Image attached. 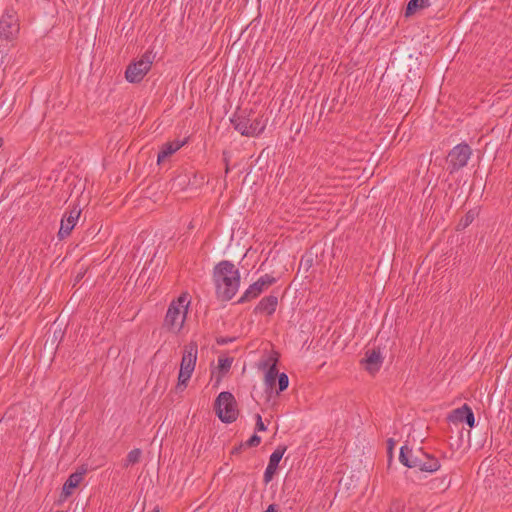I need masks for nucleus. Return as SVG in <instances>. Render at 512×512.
<instances>
[{"instance_id":"9d476101","label":"nucleus","mask_w":512,"mask_h":512,"mask_svg":"<svg viewBox=\"0 0 512 512\" xmlns=\"http://www.w3.org/2000/svg\"><path fill=\"white\" fill-rule=\"evenodd\" d=\"M87 468L85 465H82L78 468V470L69 475L67 480L65 481L62 492L59 496L58 503H63L70 495H72L75 488L82 482L84 475L87 473Z\"/></svg>"},{"instance_id":"c03bdc74","label":"nucleus","mask_w":512,"mask_h":512,"mask_svg":"<svg viewBox=\"0 0 512 512\" xmlns=\"http://www.w3.org/2000/svg\"><path fill=\"white\" fill-rule=\"evenodd\" d=\"M270 360H271V359H269V360L265 361V363H264V366H265V367H266V366H268V362H269Z\"/></svg>"},{"instance_id":"4c0bfd02","label":"nucleus","mask_w":512,"mask_h":512,"mask_svg":"<svg viewBox=\"0 0 512 512\" xmlns=\"http://www.w3.org/2000/svg\"><path fill=\"white\" fill-rule=\"evenodd\" d=\"M233 340H234L233 338L219 337L216 339V342L219 345H225V344H228L229 342H232Z\"/></svg>"},{"instance_id":"6ab92c4d","label":"nucleus","mask_w":512,"mask_h":512,"mask_svg":"<svg viewBox=\"0 0 512 512\" xmlns=\"http://www.w3.org/2000/svg\"><path fill=\"white\" fill-rule=\"evenodd\" d=\"M249 128V137L260 135L266 128V121L263 120V116H251Z\"/></svg>"},{"instance_id":"0eeeda50","label":"nucleus","mask_w":512,"mask_h":512,"mask_svg":"<svg viewBox=\"0 0 512 512\" xmlns=\"http://www.w3.org/2000/svg\"><path fill=\"white\" fill-rule=\"evenodd\" d=\"M152 66L151 53L146 52L140 60L130 63L125 71V78L130 83H139Z\"/></svg>"},{"instance_id":"f704fd0d","label":"nucleus","mask_w":512,"mask_h":512,"mask_svg":"<svg viewBox=\"0 0 512 512\" xmlns=\"http://www.w3.org/2000/svg\"><path fill=\"white\" fill-rule=\"evenodd\" d=\"M450 484L451 479L446 475L440 479V485L437 486V488H440L442 491H445L450 487Z\"/></svg>"},{"instance_id":"a211bd4d","label":"nucleus","mask_w":512,"mask_h":512,"mask_svg":"<svg viewBox=\"0 0 512 512\" xmlns=\"http://www.w3.org/2000/svg\"><path fill=\"white\" fill-rule=\"evenodd\" d=\"M278 379L277 359H274L273 363L269 365L265 373V384L267 389L273 390L276 386Z\"/></svg>"},{"instance_id":"a19ab883","label":"nucleus","mask_w":512,"mask_h":512,"mask_svg":"<svg viewBox=\"0 0 512 512\" xmlns=\"http://www.w3.org/2000/svg\"><path fill=\"white\" fill-rule=\"evenodd\" d=\"M393 444H394V443H393V440H392V439H389V446H390V447H389V449H390V450L392 449Z\"/></svg>"},{"instance_id":"1a4fd4ad","label":"nucleus","mask_w":512,"mask_h":512,"mask_svg":"<svg viewBox=\"0 0 512 512\" xmlns=\"http://www.w3.org/2000/svg\"><path fill=\"white\" fill-rule=\"evenodd\" d=\"M80 214L81 209L77 205H74L72 208L65 212L61 219L60 229L57 234L60 240L67 238L71 234L72 230L77 224Z\"/></svg>"},{"instance_id":"20e7f679","label":"nucleus","mask_w":512,"mask_h":512,"mask_svg":"<svg viewBox=\"0 0 512 512\" xmlns=\"http://www.w3.org/2000/svg\"><path fill=\"white\" fill-rule=\"evenodd\" d=\"M214 410L218 418L226 424L236 421L239 415L236 399L229 391L219 393L214 402Z\"/></svg>"},{"instance_id":"c9c22d12","label":"nucleus","mask_w":512,"mask_h":512,"mask_svg":"<svg viewBox=\"0 0 512 512\" xmlns=\"http://www.w3.org/2000/svg\"><path fill=\"white\" fill-rule=\"evenodd\" d=\"M267 427L266 425L263 423L262 421V417L260 416V414H257L256 415V426H255V430L258 431V432H261V431H266Z\"/></svg>"},{"instance_id":"dca6fc26","label":"nucleus","mask_w":512,"mask_h":512,"mask_svg":"<svg viewBox=\"0 0 512 512\" xmlns=\"http://www.w3.org/2000/svg\"><path fill=\"white\" fill-rule=\"evenodd\" d=\"M185 143L186 141L174 140L163 144L157 155V163L161 164L167 157L177 152Z\"/></svg>"},{"instance_id":"4468645a","label":"nucleus","mask_w":512,"mask_h":512,"mask_svg":"<svg viewBox=\"0 0 512 512\" xmlns=\"http://www.w3.org/2000/svg\"><path fill=\"white\" fill-rule=\"evenodd\" d=\"M365 358L361 360V363L366 364V370L371 374L378 372L381 368L383 358L379 349L368 350L365 354Z\"/></svg>"},{"instance_id":"b1692460","label":"nucleus","mask_w":512,"mask_h":512,"mask_svg":"<svg viewBox=\"0 0 512 512\" xmlns=\"http://www.w3.org/2000/svg\"><path fill=\"white\" fill-rule=\"evenodd\" d=\"M475 215L473 210H469L458 222L457 229L463 230L467 228L474 221Z\"/></svg>"},{"instance_id":"58836bf2","label":"nucleus","mask_w":512,"mask_h":512,"mask_svg":"<svg viewBox=\"0 0 512 512\" xmlns=\"http://www.w3.org/2000/svg\"><path fill=\"white\" fill-rule=\"evenodd\" d=\"M265 512H278V506L276 504H270Z\"/></svg>"},{"instance_id":"6e6552de","label":"nucleus","mask_w":512,"mask_h":512,"mask_svg":"<svg viewBox=\"0 0 512 512\" xmlns=\"http://www.w3.org/2000/svg\"><path fill=\"white\" fill-rule=\"evenodd\" d=\"M276 281L277 279L270 274L261 276L256 282L248 287L237 303H245L257 298L263 291L275 284Z\"/></svg>"},{"instance_id":"aec40b11","label":"nucleus","mask_w":512,"mask_h":512,"mask_svg":"<svg viewBox=\"0 0 512 512\" xmlns=\"http://www.w3.org/2000/svg\"><path fill=\"white\" fill-rule=\"evenodd\" d=\"M429 0H409L405 8V17L413 16L418 10L428 7Z\"/></svg>"},{"instance_id":"72a5a7b5","label":"nucleus","mask_w":512,"mask_h":512,"mask_svg":"<svg viewBox=\"0 0 512 512\" xmlns=\"http://www.w3.org/2000/svg\"><path fill=\"white\" fill-rule=\"evenodd\" d=\"M222 157H223V162L225 164V174H228L230 172V159H231V154L229 151L227 150H224L222 152Z\"/></svg>"},{"instance_id":"7ed1b4c3","label":"nucleus","mask_w":512,"mask_h":512,"mask_svg":"<svg viewBox=\"0 0 512 512\" xmlns=\"http://www.w3.org/2000/svg\"><path fill=\"white\" fill-rule=\"evenodd\" d=\"M197 355L198 345L195 341H190L183 347L176 391L182 392L186 389L195 369Z\"/></svg>"},{"instance_id":"f8f14e48","label":"nucleus","mask_w":512,"mask_h":512,"mask_svg":"<svg viewBox=\"0 0 512 512\" xmlns=\"http://www.w3.org/2000/svg\"><path fill=\"white\" fill-rule=\"evenodd\" d=\"M254 114L255 113L252 110H239L233 115V117L230 119V122L234 129L241 135L249 137V124L251 121V116H254Z\"/></svg>"},{"instance_id":"f257e3e1","label":"nucleus","mask_w":512,"mask_h":512,"mask_svg":"<svg viewBox=\"0 0 512 512\" xmlns=\"http://www.w3.org/2000/svg\"><path fill=\"white\" fill-rule=\"evenodd\" d=\"M215 294L220 301H229L237 293L240 286L239 269L228 260H222L213 268Z\"/></svg>"},{"instance_id":"c85d7f7f","label":"nucleus","mask_w":512,"mask_h":512,"mask_svg":"<svg viewBox=\"0 0 512 512\" xmlns=\"http://www.w3.org/2000/svg\"><path fill=\"white\" fill-rule=\"evenodd\" d=\"M288 384H289V378L287 376V374L285 373H279L278 372V379H277V385L278 387L276 388V394H280L281 392H283L284 390L287 389L288 387Z\"/></svg>"},{"instance_id":"37998d69","label":"nucleus","mask_w":512,"mask_h":512,"mask_svg":"<svg viewBox=\"0 0 512 512\" xmlns=\"http://www.w3.org/2000/svg\"><path fill=\"white\" fill-rule=\"evenodd\" d=\"M3 145V138L0 137V148L2 147Z\"/></svg>"},{"instance_id":"f3484780","label":"nucleus","mask_w":512,"mask_h":512,"mask_svg":"<svg viewBox=\"0 0 512 512\" xmlns=\"http://www.w3.org/2000/svg\"><path fill=\"white\" fill-rule=\"evenodd\" d=\"M417 452L418 449L413 450L407 445H404L400 448L399 461L408 468H416L418 458Z\"/></svg>"},{"instance_id":"ea45409f","label":"nucleus","mask_w":512,"mask_h":512,"mask_svg":"<svg viewBox=\"0 0 512 512\" xmlns=\"http://www.w3.org/2000/svg\"><path fill=\"white\" fill-rule=\"evenodd\" d=\"M203 181H204V177L201 176V181L199 183H197L196 181L193 182V184H203Z\"/></svg>"},{"instance_id":"39448f33","label":"nucleus","mask_w":512,"mask_h":512,"mask_svg":"<svg viewBox=\"0 0 512 512\" xmlns=\"http://www.w3.org/2000/svg\"><path fill=\"white\" fill-rule=\"evenodd\" d=\"M19 31L17 12L13 8H7L0 18V39L12 42L18 37Z\"/></svg>"},{"instance_id":"2f4dec72","label":"nucleus","mask_w":512,"mask_h":512,"mask_svg":"<svg viewBox=\"0 0 512 512\" xmlns=\"http://www.w3.org/2000/svg\"><path fill=\"white\" fill-rule=\"evenodd\" d=\"M62 337V332H61V329L59 330H55L53 332V335H47V338H46V341H45V347L49 346H54V344L56 343V341Z\"/></svg>"},{"instance_id":"a878e982","label":"nucleus","mask_w":512,"mask_h":512,"mask_svg":"<svg viewBox=\"0 0 512 512\" xmlns=\"http://www.w3.org/2000/svg\"><path fill=\"white\" fill-rule=\"evenodd\" d=\"M233 362V358L230 357H219L218 358V369L219 373L225 375L229 372L231 365Z\"/></svg>"},{"instance_id":"393cba45","label":"nucleus","mask_w":512,"mask_h":512,"mask_svg":"<svg viewBox=\"0 0 512 512\" xmlns=\"http://www.w3.org/2000/svg\"><path fill=\"white\" fill-rule=\"evenodd\" d=\"M417 454L418 458L416 468L421 472H425V469L427 468L425 460H429L430 453L425 452L422 448H418Z\"/></svg>"},{"instance_id":"c756f323","label":"nucleus","mask_w":512,"mask_h":512,"mask_svg":"<svg viewBox=\"0 0 512 512\" xmlns=\"http://www.w3.org/2000/svg\"><path fill=\"white\" fill-rule=\"evenodd\" d=\"M405 503L400 499H394L391 501L389 512H404Z\"/></svg>"},{"instance_id":"5701e85b","label":"nucleus","mask_w":512,"mask_h":512,"mask_svg":"<svg viewBox=\"0 0 512 512\" xmlns=\"http://www.w3.org/2000/svg\"><path fill=\"white\" fill-rule=\"evenodd\" d=\"M142 451L139 448L132 449L128 454L123 463V467L127 468L129 466L137 464L141 459Z\"/></svg>"},{"instance_id":"ddd939ff","label":"nucleus","mask_w":512,"mask_h":512,"mask_svg":"<svg viewBox=\"0 0 512 512\" xmlns=\"http://www.w3.org/2000/svg\"><path fill=\"white\" fill-rule=\"evenodd\" d=\"M286 450V446L279 445L275 449V451L270 455L269 462L263 476V481L265 484H268L270 481H272L278 469L279 463Z\"/></svg>"},{"instance_id":"9b49d317","label":"nucleus","mask_w":512,"mask_h":512,"mask_svg":"<svg viewBox=\"0 0 512 512\" xmlns=\"http://www.w3.org/2000/svg\"><path fill=\"white\" fill-rule=\"evenodd\" d=\"M447 420L452 423H466L470 428L475 426V416L473 410L468 404L452 410Z\"/></svg>"},{"instance_id":"f03ea898","label":"nucleus","mask_w":512,"mask_h":512,"mask_svg":"<svg viewBox=\"0 0 512 512\" xmlns=\"http://www.w3.org/2000/svg\"><path fill=\"white\" fill-rule=\"evenodd\" d=\"M189 303L187 293H182L177 299L173 300L169 304L164 317L163 328L171 333H179L186 320Z\"/></svg>"},{"instance_id":"e433bc0d","label":"nucleus","mask_w":512,"mask_h":512,"mask_svg":"<svg viewBox=\"0 0 512 512\" xmlns=\"http://www.w3.org/2000/svg\"><path fill=\"white\" fill-rule=\"evenodd\" d=\"M246 448V446L244 445V442H241L238 446H235L232 451H231V454L232 455H238L242 452V450Z\"/></svg>"},{"instance_id":"423d86ee","label":"nucleus","mask_w":512,"mask_h":512,"mask_svg":"<svg viewBox=\"0 0 512 512\" xmlns=\"http://www.w3.org/2000/svg\"><path fill=\"white\" fill-rule=\"evenodd\" d=\"M471 155L472 149L466 142H462L454 146L447 156V170L449 173L454 174L460 169L464 168L467 165Z\"/></svg>"},{"instance_id":"7c9ffc66","label":"nucleus","mask_w":512,"mask_h":512,"mask_svg":"<svg viewBox=\"0 0 512 512\" xmlns=\"http://www.w3.org/2000/svg\"><path fill=\"white\" fill-rule=\"evenodd\" d=\"M62 337V332H61V329L59 330H55L53 332V335H47V338H46V341H45V347L49 346H54V344L56 343V341Z\"/></svg>"},{"instance_id":"473e14b6","label":"nucleus","mask_w":512,"mask_h":512,"mask_svg":"<svg viewBox=\"0 0 512 512\" xmlns=\"http://www.w3.org/2000/svg\"><path fill=\"white\" fill-rule=\"evenodd\" d=\"M261 443V437L254 433L247 441L244 442L246 448L257 447Z\"/></svg>"},{"instance_id":"79ce46f5","label":"nucleus","mask_w":512,"mask_h":512,"mask_svg":"<svg viewBox=\"0 0 512 512\" xmlns=\"http://www.w3.org/2000/svg\"><path fill=\"white\" fill-rule=\"evenodd\" d=\"M152 512H160L159 506H155Z\"/></svg>"},{"instance_id":"4be33fe9","label":"nucleus","mask_w":512,"mask_h":512,"mask_svg":"<svg viewBox=\"0 0 512 512\" xmlns=\"http://www.w3.org/2000/svg\"><path fill=\"white\" fill-rule=\"evenodd\" d=\"M314 264V254L311 251L306 252L300 261L297 275L304 273L306 274L313 266Z\"/></svg>"},{"instance_id":"bb28decb","label":"nucleus","mask_w":512,"mask_h":512,"mask_svg":"<svg viewBox=\"0 0 512 512\" xmlns=\"http://www.w3.org/2000/svg\"><path fill=\"white\" fill-rule=\"evenodd\" d=\"M425 464L427 468L425 469V472L427 473H433L440 469V461L432 454L429 455V460H425Z\"/></svg>"},{"instance_id":"2eb2a0df","label":"nucleus","mask_w":512,"mask_h":512,"mask_svg":"<svg viewBox=\"0 0 512 512\" xmlns=\"http://www.w3.org/2000/svg\"><path fill=\"white\" fill-rule=\"evenodd\" d=\"M278 305V297L271 294L263 297L259 303L254 308V313H265L267 315H272L276 311Z\"/></svg>"},{"instance_id":"cd10ccee","label":"nucleus","mask_w":512,"mask_h":512,"mask_svg":"<svg viewBox=\"0 0 512 512\" xmlns=\"http://www.w3.org/2000/svg\"><path fill=\"white\" fill-rule=\"evenodd\" d=\"M425 464L427 468L425 469V472L427 473H433L440 469V461L432 454L429 455V460H425Z\"/></svg>"},{"instance_id":"412c9836","label":"nucleus","mask_w":512,"mask_h":512,"mask_svg":"<svg viewBox=\"0 0 512 512\" xmlns=\"http://www.w3.org/2000/svg\"><path fill=\"white\" fill-rule=\"evenodd\" d=\"M13 103L11 96L5 93L0 95V119H4L9 115L12 111Z\"/></svg>"}]
</instances>
